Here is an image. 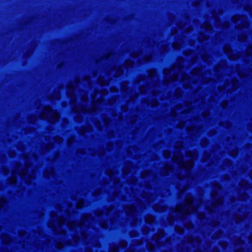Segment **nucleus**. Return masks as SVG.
Listing matches in <instances>:
<instances>
[{
	"label": "nucleus",
	"mask_w": 252,
	"mask_h": 252,
	"mask_svg": "<svg viewBox=\"0 0 252 252\" xmlns=\"http://www.w3.org/2000/svg\"><path fill=\"white\" fill-rule=\"evenodd\" d=\"M90 83V77H86L82 81L79 78L75 79V82H69L66 87V94L71 97L70 103L73 105L72 110L77 113L75 121L81 122L83 118L81 114L93 113L96 111L98 106L101 105L103 98L96 99L99 94L101 96L106 95L108 91L101 90L99 92Z\"/></svg>",
	"instance_id": "f257e3e1"
},
{
	"label": "nucleus",
	"mask_w": 252,
	"mask_h": 252,
	"mask_svg": "<svg viewBox=\"0 0 252 252\" xmlns=\"http://www.w3.org/2000/svg\"><path fill=\"white\" fill-rule=\"evenodd\" d=\"M185 63V61L181 58L178 60L177 63L171 66L170 69H165L163 70L165 79L162 82L163 85H166L171 81L177 80L179 75H181V81L184 83L183 86L185 89L193 88L190 84L191 82L193 85H195L196 83L198 84L207 83L212 80L210 77V71L205 70L203 72V69L200 68H194L191 72V77H189L184 73Z\"/></svg>",
	"instance_id": "f03ea898"
},
{
	"label": "nucleus",
	"mask_w": 252,
	"mask_h": 252,
	"mask_svg": "<svg viewBox=\"0 0 252 252\" xmlns=\"http://www.w3.org/2000/svg\"><path fill=\"white\" fill-rule=\"evenodd\" d=\"M111 62L109 64V66L105 67V72L107 74V78H104V77L100 76L98 79V82L101 86L108 85L110 81V78H108V76H113L114 77H119L121 76L123 73V68H127L132 67L133 65V62L130 60H126L125 63V66H120L119 67H117V64L114 63L113 61L111 62L109 61L108 63Z\"/></svg>",
	"instance_id": "7ed1b4c3"
},
{
	"label": "nucleus",
	"mask_w": 252,
	"mask_h": 252,
	"mask_svg": "<svg viewBox=\"0 0 252 252\" xmlns=\"http://www.w3.org/2000/svg\"><path fill=\"white\" fill-rule=\"evenodd\" d=\"M158 38L159 36L155 35L152 38H146L142 45V50L138 53H136L135 52L131 53L130 56L133 58L140 57L138 62L139 64L144 63H146L151 61L152 54L155 51V47L154 45L155 43H154L153 45H151V40H152V42H153L154 41Z\"/></svg>",
	"instance_id": "20e7f679"
},
{
	"label": "nucleus",
	"mask_w": 252,
	"mask_h": 252,
	"mask_svg": "<svg viewBox=\"0 0 252 252\" xmlns=\"http://www.w3.org/2000/svg\"><path fill=\"white\" fill-rule=\"evenodd\" d=\"M205 98L203 97L199 98H194L193 101L185 102L186 108L182 110L183 106L181 104H178L177 107L172 111L171 114L173 118H176L180 114V118H185L190 114V110L193 107H201L202 104H205Z\"/></svg>",
	"instance_id": "39448f33"
},
{
	"label": "nucleus",
	"mask_w": 252,
	"mask_h": 252,
	"mask_svg": "<svg viewBox=\"0 0 252 252\" xmlns=\"http://www.w3.org/2000/svg\"><path fill=\"white\" fill-rule=\"evenodd\" d=\"M240 67L239 66L237 65L236 66L235 68H229L227 67L226 62L222 61L215 67V75L217 77L218 81H219L220 78V76L222 74L230 75L231 73H234L235 71H237L239 76L242 78L251 75V71H241Z\"/></svg>",
	"instance_id": "423d86ee"
},
{
	"label": "nucleus",
	"mask_w": 252,
	"mask_h": 252,
	"mask_svg": "<svg viewBox=\"0 0 252 252\" xmlns=\"http://www.w3.org/2000/svg\"><path fill=\"white\" fill-rule=\"evenodd\" d=\"M148 80V85H151V83L149 84V82H153L152 88L148 86L147 88L145 86H142L139 88V90L141 94H145L149 92L151 93L154 96L158 95L161 92L159 90L160 87L158 85V76L157 75L156 70L154 69H150L148 71V77L146 78Z\"/></svg>",
	"instance_id": "0eeeda50"
},
{
	"label": "nucleus",
	"mask_w": 252,
	"mask_h": 252,
	"mask_svg": "<svg viewBox=\"0 0 252 252\" xmlns=\"http://www.w3.org/2000/svg\"><path fill=\"white\" fill-rule=\"evenodd\" d=\"M40 118L43 120H47L51 123H55L59 120L60 115L53 111L50 106H46L40 114Z\"/></svg>",
	"instance_id": "6e6552de"
},
{
	"label": "nucleus",
	"mask_w": 252,
	"mask_h": 252,
	"mask_svg": "<svg viewBox=\"0 0 252 252\" xmlns=\"http://www.w3.org/2000/svg\"><path fill=\"white\" fill-rule=\"evenodd\" d=\"M232 20L234 23H239L236 28L240 30L244 29L249 25L247 18L244 16L235 15L232 18Z\"/></svg>",
	"instance_id": "1a4fd4ad"
},
{
	"label": "nucleus",
	"mask_w": 252,
	"mask_h": 252,
	"mask_svg": "<svg viewBox=\"0 0 252 252\" xmlns=\"http://www.w3.org/2000/svg\"><path fill=\"white\" fill-rule=\"evenodd\" d=\"M127 85L128 83L126 82L122 83L121 86V91L124 93L128 94L129 98L127 99V101H132L138 96V94L137 93H134L132 90H131L130 92H129V89L127 86Z\"/></svg>",
	"instance_id": "9d476101"
},
{
	"label": "nucleus",
	"mask_w": 252,
	"mask_h": 252,
	"mask_svg": "<svg viewBox=\"0 0 252 252\" xmlns=\"http://www.w3.org/2000/svg\"><path fill=\"white\" fill-rule=\"evenodd\" d=\"M224 52L228 55V58L232 60H235L239 58V54H232V50L229 45H225L223 47Z\"/></svg>",
	"instance_id": "9b49d317"
},
{
	"label": "nucleus",
	"mask_w": 252,
	"mask_h": 252,
	"mask_svg": "<svg viewBox=\"0 0 252 252\" xmlns=\"http://www.w3.org/2000/svg\"><path fill=\"white\" fill-rule=\"evenodd\" d=\"M212 16L214 18L216 22V26H221L224 28H227L229 27V24L227 22H225L223 24H220L219 19L216 16L215 12L212 13Z\"/></svg>",
	"instance_id": "f8f14e48"
},
{
	"label": "nucleus",
	"mask_w": 252,
	"mask_h": 252,
	"mask_svg": "<svg viewBox=\"0 0 252 252\" xmlns=\"http://www.w3.org/2000/svg\"><path fill=\"white\" fill-rule=\"evenodd\" d=\"M92 127L90 125H87L86 126H83L81 128L80 130L79 131V133L81 134L84 135L86 133L90 132L92 131Z\"/></svg>",
	"instance_id": "ddd939ff"
},
{
	"label": "nucleus",
	"mask_w": 252,
	"mask_h": 252,
	"mask_svg": "<svg viewBox=\"0 0 252 252\" xmlns=\"http://www.w3.org/2000/svg\"><path fill=\"white\" fill-rule=\"evenodd\" d=\"M156 48L158 49L162 53L167 51L168 48L167 45H166V44H163L162 43H158L157 44Z\"/></svg>",
	"instance_id": "4468645a"
},
{
	"label": "nucleus",
	"mask_w": 252,
	"mask_h": 252,
	"mask_svg": "<svg viewBox=\"0 0 252 252\" xmlns=\"http://www.w3.org/2000/svg\"><path fill=\"white\" fill-rule=\"evenodd\" d=\"M201 29L205 30L207 32H211L212 28L211 26L208 22L204 23L203 25L201 26Z\"/></svg>",
	"instance_id": "2eb2a0df"
},
{
	"label": "nucleus",
	"mask_w": 252,
	"mask_h": 252,
	"mask_svg": "<svg viewBox=\"0 0 252 252\" xmlns=\"http://www.w3.org/2000/svg\"><path fill=\"white\" fill-rule=\"evenodd\" d=\"M112 56L113 55L111 54H109L108 55H107L105 57H103L101 60H97L96 63L99 65L102 63H105L106 61H107L109 58Z\"/></svg>",
	"instance_id": "dca6fc26"
},
{
	"label": "nucleus",
	"mask_w": 252,
	"mask_h": 252,
	"mask_svg": "<svg viewBox=\"0 0 252 252\" xmlns=\"http://www.w3.org/2000/svg\"><path fill=\"white\" fill-rule=\"evenodd\" d=\"M186 156L188 158H196L198 156L197 152L196 151H188L186 152Z\"/></svg>",
	"instance_id": "f3484780"
},
{
	"label": "nucleus",
	"mask_w": 252,
	"mask_h": 252,
	"mask_svg": "<svg viewBox=\"0 0 252 252\" xmlns=\"http://www.w3.org/2000/svg\"><path fill=\"white\" fill-rule=\"evenodd\" d=\"M89 152L90 153V154L92 156H96L97 155L98 157H101L103 156L105 153V149L104 148H100L98 152H96V154H94L91 152L90 150H89Z\"/></svg>",
	"instance_id": "a211bd4d"
},
{
	"label": "nucleus",
	"mask_w": 252,
	"mask_h": 252,
	"mask_svg": "<svg viewBox=\"0 0 252 252\" xmlns=\"http://www.w3.org/2000/svg\"><path fill=\"white\" fill-rule=\"evenodd\" d=\"M209 37L208 35H204V33L201 32L198 35V40L200 42H202L208 39Z\"/></svg>",
	"instance_id": "6ab92c4d"
},
{
	"label": "nucleus",
	"mask_w": 252,
	"mask_h": 252,
	"mask_svg": "<svg viewBox=\"0 0 252 252\" xmlns=\"http://www.w3.org/2000/svg\"><path fill=\"white\" fill-rule=\"evenodd\" d=\"M238 80L236 79H232L231 81V86L232 88V91L235 90L238 87Z\"/></svg>",
	"instance_id": "aec40b11"
},
{
	"label": "nucleus",
	"mask_w": 252,
	"mask_h": 252,
	"mask_svg": "<svg viewBox=\"0 0 252 252\" xmlns=\"http://www.w3.org/2000/svg\"><path fill=\"white\" fill-rule=\"evenodd\" d=\"M202 60L208 64L211 63L210 62V57L206 54H204V55H202Z\"/></svg>",
	"instance_id": "412c9836"
},
{
	"label": "nucleus",
	"mask_w": 252,
	"mask_h": 252,
	"mask_svg": "<svg viewBox=\"0 0 252 252\" xmlns=\"http://www.w3.org/2000/svg\"><path fill=\"white\" fill-rule=\"evenodd\" d=\"M187 129H188V131H193V130H197V132H199V128L197 126H194V124H193L191 126H188Z\"/></svg>",
	"instance_id": "4be33fe9"
},
{
	"label": "nucleus",
	"mask_w": 252,
	"mask_h": 252,
	"mask_svg": "<svg viewBox=\"0 0 252 252\" xmlns=\"http://www.w3.org/2000/svg\"><path fill=\"white\" fill-rule=\"evenodd\" d=\"M174 147L176 149H181L183 147V143L181 141L176 142Z\"/></svg>",
	"instance_id": "5701e85b"
},
{
	"label": "nucleus",
	"mask_w": 252,
	"mask_h": 252,
	"mask_svg": "<svg viewBox=\"0 0 252 252\" xmlns=\"http://www.w3.org/2000/svg\"><path fill=\"white\" fill-rule=\"evenodd\" d=\"M37 119V117L35 115L31 116L28 118V121L29 123H34Z\"/></svg>",
	"instance_id": "b1692460"
},
{
	"label": "nucleus",
	"mask_w": 252,
	"mask_h": 252,
	"mask_svg": "<svg viewBox=\"0 0 252 252\" xmlns=\"http://www.w3.org/2000/svg\"><path fill=\"white\" fill-rule=\"evenodd\" d=\"M148 105H150L152 107H155L158 105V102L156 99H153L150 103H148Z\"/></svg>",
	"instance_id": "393cba45"
},
{
	"label": "nucleus",
	"mask_w": 252,
	"mask_h": 252,
	"mask_svg": "<svg viewBox=\"0 0 252 252\" xmlns=\"http://www.w3.org/2000/svg\"><path fill=\"white\" fill-rule=\"evenodd\" d=\"M183 45H181V43L174 42L172 44L173 48L175 50L179 49Z\"/></svg>",
	"instance_id": "a878e982"
},
{
	"label": "nucleus",
	"mask_w": 252,
	"mask_h": 252,
	"mask_svg": "<svg viewBox=\"0 0 252 252\" xmlns=\"http://www.w3.org/2000/svg\"><path fill=\"white\" fill-rule=\"evenodd\" d=\"M182 93H183V92H182L181 89L178 88L175 91V95L177 97H179V96H181V95L182 94Z\"/></svg>",
	"instance_id": "bb28decb"
},
{
	"label": "nucleus",
	"mask_w": 252,
	"mask_h": 252,
	"mask_svg": "<svg viewBox=\"0 0 252 252\" xmlns=\"http://www.w3.org/2000/svg\"><path fill=\"white\" fill-rule=\"evenodd\" d=\"M238 40L240 41H244L247 39V35L246 34L239 35L238 37Z\"/></svg>",
	"instance_id": "cd10ccee"
},
{
	"label": "nucleus",
	"mask_w": 252,
	"mask_h": 252,
	"mask_svg": "<svg viewBox=\"0 0 252 252\" xmlns=\"http://www.w3.org/2000/svg\"><path fill=\"white\" fill-rule=\"evenodd\" d=\"M163 156L164 158H170L171 155V153L170 151L165 150L163 152Z\"/></svg>",
	"instance_id": "c85d7f7f"
},
{
	"label": "nucleus",
	"mask_w": 252,
	"mask_h": 252,
	"mask_svg": "<svg viewBox=\"0 0 252 252\" xmlns=\"http://www.w3.org/2000/svg\"><path fill=\"white\" fill-rule=\"evenodd\" d=\"M246 53L248 56H250L252 54V46H249L247 48Z\"/></svg>",
	"instance_id": "c756f323"
},
{
	"label": "nucleus",
	"mask_w": 252,
	"mask_h": 252,
	"mask_svg": "<svg viewBox=\"0 0 252 252\" xmlns=\"http://www.w3.org/2000/svg\"><path fill=\"white\" fill-rule=\"evenodd\" d=\"M220 126H222L226 128H229L231 126V124L228 122H226L224 123L220 122Z\"/></svg>",
	"instance_id": "7c9ffc66"
},
{
	"label": "nucleus",
	"mask_w": 252,
	"mask_h": 252,
	"mask_svg": "<svg viewBox=\"0 0 252 252\" xmlns=\"http://www.w3.org/2000/svg\"><path fill=\"white\" fill-rule=\"evenodd\" d=\"M208 143V140L206 138H203L201 141V145L203 147L206 146Z\"/></svg>",
	"instance_id": "2f4dec72"
},
{
	"label": "nucleus",
	"mask_w": 252,
	"mask_h": 252,
	"mask_svg": "<svg viewBox=\"0 0 252 252\" xmlns=\"http://www.w3.org/2000/svg\"><path fill=\"white\" fill-rule=\"evenodd\" d=\"M103 122L106 126H107L110 123V119L107 117L103 118Z\"/></svg>",
	"instance_id": "473e14b6"
},
{
	"label": "nucleus",
	"mask_w": 252,
	"mask_h": 252,
	"mask_svg": "<svg viewBox=\"0 0 252 252\" xmlns=\"http://www.w3.org/2000/svg\"><path fill=\"white\" fill-rule=\"evenodd\" d=\"M54 140L57 143H61L63 141V139L59 136H56L54 138Z\"/></svg>",
	"instance_id": "72a5a7b5"
},
{
	"label": "nucleus",
	"mask_w": 252,
	"mask_h": 252,
	"mask_svg": "<svg viewBox=\"0 0 252 252\" xmlns=\"http://www.w3.org/2000/svg\"><path fill=\"white\" fill-rule=\"evenodd\" d=\"M229 86L228 82H226L225 83V85L224 86H219V89L220 91H222L225 89V88Z\"/></svg>",
	"instance_id": "f704fd0d"
},
{
	"label": "nucleus",
	"mask_w": 252,
	"mask_h": 252,
	"mask_svg": "<svg viewBox=\"0 0 252 252\" xmlns=\"http://www.w3.org/2000/svg\"><path fill=\"white\" fill-rule=\"evenodd\" d=\"M95 126L96 127V128L99 130H101L102 129H101V123L99 121H97L95 122Z\"/></svg>",
	"instance_id": "c9c22d12"
},
{
	"label": "nucleus",
	"mask_w": 252,
	"mask_h": 252,
	"mask_svg": "<svg viewBox=\"0 0 252 252\" xmlns=\"http://www.w3.org/2000/svg\"><path fill=\"white\" fill-rule=\"evenodd\" d=\"M113 144L111 143H108L107 149L108 151H111L113 149Z\"/></svg>",
	"instance_id": "e433bc0d"
},
{
	"label": "nucleus",
	"mask_w": 252,
	"mask_h": 252,
	"mask_svg": "<svg viewBox=\"0 0 252 252\" xmlns=\"http://www.w3.org/2000/svg\"><path fill=\"white\" fill-rule=\"evenodd\" d=\"M185 121H182L177 125V127L182 128L185 126Z\"/></svg>",
	"instance_id": "4c0bfd02"
},
{
	"label": "nucleus",
	"mask_w": 252,
	"mask_h": 252,
	"mask_svg": "<svg viewBox=\"0 0 252 252\" xmlns=\"http://www.w3.org/2000/svg\"><path fill=\"white\" fill-rule=\"evenodd\" d=\"M221 107L223 109L225 108L227 105H228V103H227V101H223L220 104Z\"/></svg>",
	"instance_id": "58836bf2"
},
{
	"label": "nucleus",
	"mask_w": 252,
	"mask_h": 252,
	"mask_svg": "<svg viewBox=\"0 0 252 252\" xmlns=\"http://www.w3.org/2000/svg\"><path fill=\"white\" fill-rule=\"evenodd\" d=\"M116 100V98L115 97L112 98L111 99H110L109 101V104L110 105H112Z\"/></svg>",
	"instance_id": "ea45409f"
},
{
	"label": "nucleus",
	"mask_w": 252,
	"mask_h": 252,
	"mask_svg": "<svg viewBox=\"0 0 252 252\" xmlns=\"http://www.w3.org/2000/svg\"><path fill=\"white\" fill-rule=\"evenodd\" d=\"M74 141V138L73 137H70L68 140V145H70L71 144H72Z\"/></svg>",
	"instance_id": "a19ab883"
},
{
	"label": "nucleus",
	"mask_w": 252,
	"mask_h": 252,
	"mask_svg": "<svg viewBox=\"0 0 252 252\" xmlns=\"http://www.w3.org/2000/svg\"><path fill=\"white\" fill-rule=\"evenodd\" d=\"M210 115L209 112L208 111H206L202 113V116L204 118L207 117Z\"/></svg>",
	"instance_id": "79ce46f5"
},
{
	"label": "nucleus",
	"mask_w": 252,
	"mask_h": 252,
	"mask_svg": "<svg viewBox=\"0 0 252 252\" xmlns=\"http://www.w3.org/2000/svg\"><path fill=\"white\" fill-rule=\"evenodd\" d=\"M145 79V77L144 76H140V77L139 78V79L138 80H137L136 82H135V83L137 84V83H140V82L142 80H143Z\"/></svg>",
	"instance_id": "37998d69"
},
{
	"label": "nucleus",
	"mask_w": 252,
	"mask_h": 252,
	"mask_svg": "<svg viewBox=\"0 0 252 252\" xmlns=\"http://www.w3.org/2000/svg\"><path fill=\"white\" fill-rule=\"evenodd\" d=\"M77 153H79V154H84L87 153V152L86 151H85L84 150H83V149L78 150L77 151Z\"/></svg>",
	"instance_id": "c03bdc74"
},
{
	"label": "nucleus",
	"mask_w": 252,
	"mask_h": 252,
	"mask_svg": "<svg viewBox=\"0 0 252 252\" xmlns=\"http://www.w3.org/2000/svg\"><path fill=\"white\" fill-rule=\"evenodd\" d=\"M110 91L111 92H118V89L117 88H116L115 87H111L110 88Z\"/></svg>",
	"instance_id": "a18cd8bd"
},
{
	"label": "nucleus",
	"mask_w": 252,
	"mask_h": 252,
	"mask_svg": "<svg viewBox=\"0 0 252 252\" xmlns=\"http://www.w3.org/2000/svg\"><path fill=\"white\" fill-rule=\"evenodd\" d=\"M186 24H182V23H180L178 24V27H179L180 29H183L186 26Z\"/></svg>",
	"instance_id": "49530a36"
},
{
	"label": "nucleus",
	"mask_w": 252,
	"mask_h": 252,
	"mask_svg": "<svg viewBox=\"0 0 252 252\" xmlns=\"http://www.w3.org/2000/svg\"><path fill=\"white\" fill-rule=\"evenodd\" d=\"M198 90L197 89H196L193 93L192 95H193V98L196 97V95L198 93Z\"/></svg>",
	"instance_id": "de8ad7c7"
},
{
	"label": "nucleus",
	"mask_w": 252,
	"mask_h": 252,
	"mask_svg": "<svg viewBox=\"0 0 252 252\" xmlns=\"http://www.w3.org/2000/svg\"><path fill=\"white\" fill-rule=\"evenodd\" d=\"M237 153H238V151H237V150H234V151H233V153L231 154V155L232 156H236L237 155Z\"/></svg>",
	"instance_id": "09e8293b"
},
{
	"label": "nucleus",
	"mask_w": 252,
	"mask_h": 252,
	"mask_svg": "<svg viewBox=\"0 0 252 252\" xmlns=\"http://www.w3.org/2000/svg\"><path fill=\"white\" fill-rule=\"evenodd\" d=\"M122 109L123 111L124 112H126L127 111V106H122Z\"/></svg>",
	"instance_id": "8fccbe9b"
},
{
	"label": "nucleus",
	"mask_w": 252,
	"mask_h": 252,
	"mask_svg": "<svg viewBox=\"0 0 252 252\" xmlns=\"http://www.w3.org/2000/svg\"><path fill=\"white\" fill-rule=\"evenodd\" d=\"M183 156L182 155H175V154H174V155L173 156L172 158H183Z\"/></svg>",
	"instance_id": "3c124183"
},
{
	"label": "nucleus",
	"mask_w": 252,
	"mask_h": 252,
	"mask_svg": "<svg viewBox=\"0 0 252 252\" xmlns=\"http://www.w3.org/2000/svg\"><path fill=\"white\" fill-rule=\"evenodd\" d=\"M184 39L182 38L180 41H182L184 44H185V42L186 41V36H183Z\"/></svg>",
	"instance_id": "603ef678"
},
{
	"label": "nucleus",
	"mask_w": 252,
	"mask_h": 252,
	"mask_svg": "<svg viewBox=\"0 0 252 252\" xmlns=\"http://www.w3.org/2000/svg\"><path fill=\"white\" fill-rule=\"evenodd\" d=\"M188 42L189 44L191 46H192L194 43V41L192 40H189Z\"/></svg>",
	"instance_id": "864d4df0"
},
{
	"label": "nucleus",
	"mask_w": 252,
	"mask_h": 252,
	"mask_svg": "<svg viewBox=\"0 0 252 252\" xmlns=\"http://www.w3.org/2000/svg\"><path fill=\"white\" fill-rule=\"evenodd\" d=\"M197 57H195L192 59V64L194 63L196 61Z\"/></svg>",
	"instance_id": "5fc2aeb1"
},
{
	"label": "nucleus",
	"mask_w": 252,
	"mask_h": 252,
	"mask_svg": "<svg viewBox=\"0 0 252 252\" xmlns=\"http://www.w3.org/2000/svg\"><path fill=\"white\" fill-rule=\"evenodd\" d=\"M248 148L249 149V150L252 153V144L251 145H249Z\"/></svg>",
	"instance_id": "6e6d98bb"
},
{
	"label": "nucleus",
	"mask_w": 252,
	"mask_h": 252,
	"mask_svg": "<svg viewBox=\"0 0 252 252\" xmlns=\"http://www.w3.org/2000/svg\"><path fill=\"white\" fill-rule=\"evenodd\" d=\"M244 9L246 10H250L251 9V7L250 6H245Z\"/></svg>",
	"instance_id": "4d7b16f0"
},
{
	"label": "nucleus",
	"mask_w": 252,
	"mask_h": 252,
	"mask_svg": "<svg viewBox=\"0 0 252 252\" xmlns=\"http://www.w3.org/2000/svg\"><path fill=\"white\" fill-rule=\"evenodd\" d=\"M53 144L51 143H50L48 145V149H52L53 148Z\"/></svg>",
	"instance_id": "13d9d810"
},
{
	"label": "nucleus",
	"mask_w": 252,
	"mask_h": 252,
	"mask_svg": "<svg viewBox=\"0 0 252 252\" xmlns=\"http://www.w3.org/2000/svg\"><path fill=\"white\" fill-rule=\"evenodd\" d=\"M199 4V2H195L193 3V6H196Z\"/></svg>",
	"instance_id": "bf43d9fd"
},
{
	"label": "nucleus",
	"mask_w": 252,
	"mask_h": 252,
	"mask_svg": "<svg viewBox=\"0 0 252 252\" xmlns=\"http://www.w3.org/2000/svg\"><path fill=\"white\" fill-rule=\"evenodd\" d=\"M177 30H176V29H175V31H174L172 32V34H176V33H177Z\"/></svg>",
	"instance_id": "052dcab7"
},
{
	"label": "nucleus",
	"mask_w": 252,
	"mask_h": 252,
	"mask_svg": "<svg viewBox=\"0 0 252 252\" xmlns=\"http://www.w3.org/2000/svg\"><path fill=\"white\" fill-rule=\"evenodd\" d=\"M55 97L57 99H59L60 98V94H58L57 95H56Z\"/></svg>",
	"instance_id": "680f3d73"
},
{
	"label": "nucleus",
	"mask_w": 252,
	"mask_h": 252,
	"mask_svg": "<svg viewBox=\"0 0 252 252\" xmlns=\"http://www.w3.org/2000/svg\"><path fill=\"white\" fill-rule=\"evenodd\" d=\"M191 30H192V28L190 27L189 28L188 30L186 32H187V33H188L189 31H191Z\"/></svg>",
	"instance_id": "e2e57ef3"
},
{
	"label": "nucleus",
	"mask_w": 252,
	"mask_h": 252,
	"mask_svg": "<svg viewBox=\"0 0 252 252\" xmlns=\"http://www.w3.org/2000/svg\"><path fill=\"white\" fill-rule=\"evenodd\" d=\"M197 118H195L194 119H191L190 120L191 121H197Z\"/></svg>",
	"instance_id": "0e129e2a"
},
{
	"label": "nucleus",
	"mask_w": 252,
	"mask_h": 252,
	"mask_svg": "<svg viewBox=\"0 0 252 252\" xmlns=\"http://www.w3.org/2000/svg\"><path fill=\"white\" fill-rule=\"evenodd\" d=\"M96 73H94V77H96Z\"/></svg>",
	"instance_id": "69168bd1"
},
{
	"label": "nucleus",
	"mask_w": 252,
	"mask_h": 252,
	"mask_svg": "<svg viewBox=\"0 0 252 252\" xmlns=\"http://www.w3.org/2000/svg\"><path fill=\"white\" fill-rule=\"evenodd\" d=\"M188 65H189V67H190V65H191V64H190V63H188Z\"/></svg>",
	"instance_id": "338daca9"
},
{
	"label": "nucleus",
	"mask_w": 252,
	"mask_h": 252,
	"mask_svg": "<svg viewBox=\"0 0 252 252\" xmlns=\"http://www.w3.org/2000/svg\"><path fill=\"white\" fill-rule=\"evenodd\" d=\"M187 206H188V207H189L190 205L189 204H188Z\"/></svg>",
	"instance_id": "774afa93"
}]
</instances>
